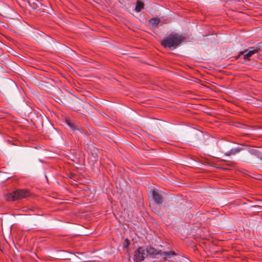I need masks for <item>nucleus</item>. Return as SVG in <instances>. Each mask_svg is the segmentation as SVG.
<instances>
[{
    "instance_id": "obj_1",
    "label": "nucleus",
    "mask_w": 262,
    "mask_h": 262,
    "mask_svg": "<svg viewBox=\"0 0 262 262\" xmlns=\"http://www.w3.org/2000/svg\"><path fill=\"white\" fill-rule=\"evenodd\" d=\"M183 38L177 34H171L165 39H163L161 43L165 47L167 48H175L179 46Z\"/></svg>"
},
{
    "instance_id": "obj_2",
    "label": "nucleus",
    "mask_w": 262,
    "mask_h": 262,
    "mask_svg": "<svg viewBox=\"0 0 262 262\" xmlns=\"http://www.w3.org/2000/svg\"><path fill=\"white\" fill-rule=\"evenodd\" d=\"M29 195L28 191L26 190H16L11 193L7 194L6 199L9 201H14L18 199L27 198Z\"/></svg>"
},
{
    "instance_id": "obj_3",
    "label": "nucleus",
    "mask_w": 262,
    "mask_h": 262,
    "mask_svg": "<svg viewBox=\"0 0 262 262\" xmlns=\"http://www.w3.org/2000/svg\"><path fill=\"white\" fill-rule=\"evenodd\" d=\"M146 250L143 247H139L136 251L134 255V260L139 262L143 260L147 256Z\"/></svg>"
},
{
    "instance_id": "obj_4",
    "label": "nucleus",
    "mask_w": 262,
    "mask_h": 262,
    "mask_svg": "<svg viewBox=\"0 0 262 262\" xmlns=\"http://www.w3.org/2000/svg\"><path fill=\"white\" fill-rule=\"evenodd\" d=\"M77 257L75 255L72 253H68L65 251H62L60 252V255L58 256L59 259H74L75 262H81L83 259L81 258H79V260L75 259V258Z\"/></svg>"
},
{
    "instance_id": "obj_5",
    "label": "nucleus",
    "mask_w": 262,
    "mask_h": 262,
    "mask_svg": "<svg viewBox=\"0 0 262 262\" xmlns=\"http://www.w3.org/2000/svg\"><path fill=\"white\" fill-rule=\"evenodd\" d=\"M242 148L240 147H236L235 148L231 149L229 151H226L225 149L222 150V152L226 156H230L235 155L242 150Z\"/></svg>"
},
{
    "instance_id": "obj_6",
    "label": "nucleus",
    "mask_w": 262,
    "mask_h": 262,
    "mask_svg": "<svg viewBox=\"0 0 262 262\" xmlns=\"http://www.w3.org/2000/svg\"><path fill=\"white\" fill-rule=\"evenodd\" d=\"M153 200L158 204H161L162 203L161 196L159 194L157 190H153L151 193Z\"/></svg>"
},
{
    "instance_id": "obj_7",
    "label": "nucleus",
    "mask_w": 262,
    "mask_h": 262,
    "mask_svg": "<svg viewBox=\"0 0 262 262\" xmlns=\"http://www.w3.org/2000/svg\"><path fill=\"white\" fill-rule=\"evenodd\" d=\"M258 51V50L256 49H254L253 48H250L248 50H246L243 51H241L239 52V55L244 54V53L247 54L249 57H250L252 55L256 53Z\"/></svg>"
},
{
    "instance_id": "obj_8",
    "label": "nucleus",
    "mask_w": 262,
    "mask_h": 262,
    "mask_svg": "<svg viewBox=\"0 0 262 262\" xmlns=\"http://www.w3.org/2000/svg\"><path fill=\"white\" fill-rule=\"evenodd\" d=\"M176 253L173 251L161 252L160 251V255L165 259L171 258L173 256L176 255Z\"/></svg>"
},
{
    "instance_id": "obj_9",
    "label": "nucleus",
    "mask_w": 262,
    "mask_h": 262,
    "mask_svg": "<svg viewBox=\"0 0 262 262\" xmlns=\"http://www.w3.org/2000/svg\"><path fill=\"white\" fill-rule=\"evenodd\" d=\"M149 25L152 29L156 28L158 25L160 20L157 18H152L149 19Z\"/></svg>"
},
{
    "instance_id": "obj_10",
    "label": "nucleus",
    "mask_w": 262,
    "mask_h": 262,
    "mask_svg": "<svg viewBox=\"0 0 262 262\" xmlns=\"http://www.w3.org/2000/svg\"><path fill=\"white\" fill-rule=\"evenodd\" d=\"M29 4L33 9H37L41 6V3L37 0H29Z\"/></svg>"
},
{
    "instance_id": "obj_11",
    "label": "nucleus",
    "mask_w": 262,
    "mask_h": 262,
    "mask_svg": "<svg viewBox=\"0 0 262 262\" xmlns=\"http://www.w3.org/2000/svg\"><path fill=\"white\" fill-rule=\"evenodd\" d=\"M146 250L147 252V255H148V254H149V255H152V256H156L157 255H160L161 251H158L153 248H148Z\"/></svg>"
},
{
    "instance_id": "obj_12",
    "label": "nucleus",
    "mask_w": 262,
    "mask_h": 262,
    "mask_svg": "<svg viewBox=\"0 0 262 262\" xmlns=\"http://www.w3.org/2000/svg\"><path fill=\"white\" fill-rule=\"evenodd\" d=\"M144 6V5L143 2L140 1H137L135 8V11L137 12H139L143 8Z\"/></svg>"
},
{
    "instance_id": "obj_13",
    "label": "nucleus",
    "mask_w": 262,
    "mask_h": 262,
    "mask_svg": "<svg viewBox=\"0 0 262 262\" xmlns=\"http://www.w3.org/2000/svg\"><path fill=\"white\" fill-rule=\"evenodd\" d=\"M249 152L253 155H257V150L253 148L250 149Z\"/></svg>"
},
{
    "instance_id": "obj_14",
    "label": "nucleus",
    "mask_w": 262,
    "mask_h": 262,
    "mask_svg": "<svg viewBox=\"0 0 262 262\" xmlns=\"http://www.w3.org/2000/svg\"><path fill=\"white\" fill-rule=\"evenodd\" d=\"M67 124L68 125V126L71 128L73 130H75L76 129V128L71 123L69 122H67Z\"/></svg>"
},
{
    "instance_id": "obj_15",
    "label": "nucleus",
    "mask_w": 262,
    "mask_h": 262,
    "mask_svg": "<svg viewBox=\"0 0 262 262\" xmlns=\"http://www.w3.org/2000/svg\"><path fill=\"white\" fill-rule=\"evenodd\" d=\"M249 56L246 54V53H244V59H245V60H249Z\"/></svg>"
},
{
    "instance_id": "obj_16",
    "label": "nucleus",
    "mask_w": 262,
    "mask_h": 262,
    "mask_svg": "<svg viewBox=\"0 0 262 262\" xmlns=\"http://www.w3.org/2000/svg\"><path fill=\"white\" fill-rule=\"evenodd\" d=\"M229 145V143H226V144H225V145H224V146H225V147H227V149L229 148V147H228V145Z\"/></svg>"
},
{
    "instance_id": "obj_17",
    "label": "nucleus",
    "mask_w": 262,
    "mask_h": 262,
    "mask_svg": "<svg viewBox=\"0 0 262 262\" xmlns=\"http://www.w3.org/2000/svg\"><path fill=\"white\" fill-rule=\"evenodd\" d=\"M126 241L127 242V244H128V240L127 239H126Z\"/></svg>"
},
{
    "instance_id": "obj_18",
    "label": "nucleus",
    "mask_w": 262,
    "mask_h": 262,
    "mask_svg": "<svg viewBox=\"0 0 262 262\" xmlns=\"http://www.w3.org/2000/svg\"><path fill=\"white\" fill-rule=\"evenodd\" d=\"M78 254H80V255L82 256L83 254L82 253H78Z\"/></svg>"
}]
</instances>
